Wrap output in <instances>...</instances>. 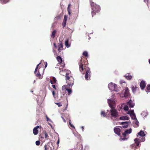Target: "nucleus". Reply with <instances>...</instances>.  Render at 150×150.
Wrapping results in <instances>:
<instances>
[{
  "label": "nucleus",
  "mask_w": 150,
  "mask_h": 150,
  "mask_svg": "<svg viewBox=\"0 0 150 150\" xmlns=\"http://www.w3.org/2000/svg\"><path fill=\"white\" fill-rule=\"evenodd\" d=\"M88 64L87 58L84 57H82L79 64V69L81 72H82L84 69H86V67Z\"/></svg>",
  "instance_id": "nucleus-1"
},
{
  "label": "nucleus",
  "mask_w": 150,
  "mask_h": 150,
  "mask_svg": "<svg viewBox=\"0 0 150 150\" xmlns=\"http://www.w3.org/2000/svg\"><path fill=\"white\" fill-rule=\"evenodd\" d=\"M65 77L66 83L67 84L66 86L69 87L72 86L74 84V79L71 76L70 72V73H66Z\"/></svg>",
  "instance_id": "nucleus-2"
},
{
  "label": "nucleus",
  "mask_w": 150,
  "mask_h": 150,
  "mask_svg": "<svg viewBox=\"0 0 150 150\" xmlns=\"http://www.w3.org/2000/svg\"><path fill=\"white\" fill-rule=\"evenodd\" d=\"M91 8L93 11L91 12L92 16L96 15V13L99 12L100 11V6L94 3V2H92L91 3Z\"/></svg>",
  "instance_id": "nucleus-3"
},
{
  "label": "nucleus",
  "mask_w": 150,
  "mask_h": 150,
  "mask_svg": "<svg viewBox=\"0 0 150 150\" xmlns=\"http://www.w3.org/2000/svg\"><path fill=\"white\" fill-rule=\"evenodd\" d=\"M108 87L110 90L116 92H118L120 89V88L117 87V85L112 83H110L108 84Z\"/></svg>",
  "instance_id": "nucleus-4"
},
{
  "label": "nucleus",
  "mask_w": 150,
  "mask_h": 150,
  "mask_svg": "<svg viewBox=\"0 0 150 150\" xmlns=\"http://www.w3.org/2000/svg\"><path fill=\"white\" fill-rule=\"evenodd\" d=\"M132 129L130 128L128 129H126L123 133H122V140H127L128 138V135L132 132Z\"/></svg>",
  "instance_id": "nucleus-5"
},
{
  "label": "nucleus",
  "mask_w": 150,
  "mask_h": 150,
  "mask_svg": "<svg viewBox=\"0 0 150 150\" xmlns=\"http://www.w3.org/2000/svg\"><path fill=\"white\" fill-rule=\"evenodd\" d=\"M123 92L122 98H124L125 99H128V100L131 96L128 88L126 87L123 90Z\"/></svg>",
  "instance_id": "nucleus-6"
},
{
  "label": "nucleus",
  "mask_w": 150,
  "mask_h": 150,
  "mask_svg": "<svg viewBox=\"0 0 150 150\" xmlns=\"http://www.w3.org/2000/svg\"><path fill=\"white\" fill-rule=\"evenodd\" d=\"M111 109L110 110V113L111 115V119H113L112 117L116 118L118 117V113L117 110L116 109H115V108H111Z\"/></svg>",
  "instance_id": "nucleus-7"
},
{
  "label": "nucleus",
  "mask_w": 150,
  "mask_h": 150,
  "mask_svg": "<svg viewBox=\"0 0 150 150\" xmlns=\"http://www.w3.org/2000/svg\"><path fill=\"white\" fill-rule=\"evenodd\" d=\"M127 114H129L132 119L135 120L136 118V116L134 112V110L128 111L126 113H124L123 114L124 115H125Z\"/></svg>",
  "instance_id": "nucleus-8"
},
{
  "label": "nucleus",
  "mask_w": 150,
  "mask_h": 150,
  "mask_svg": "<svg viewBox=\"0 0 150 150\" xmlns=\"http://www.w3.org/2000/svg\"><path fill=\"white\" fill-rule=\"evenodd\" d=\"M91 74V72L90 69L88 67H86V72L85 76L86 79L88 80L90 79Z\"/></svg>",
  "instance_id": "nucleus-9"
},
{
  "label": "nucleus",
  "mask_w": 150,
  "mask_h": 150,
  "mask_svg": "<svg viewBox=\"0 0 150 150\" xmlns=\"http://www.w3.org/2000/svg\"><path fill=\"white\" fill-rule=\"evenodd\" d=\"M108 103L111 108H115V102L113 100L108 99Z\"/></svg>",
  "instance_id": "nucleus-10"
},
{
  "label": "nucleus",
  "mask_w": 150,
  "mask_h": 150,
  "mask_svg": "<svg viewBox=\"0 0 150 150\" xmlns=\"http://www.w3.org/2000/svg\"><path fill=\"white\" fill-rule=\"evenodd\" d=\"M68 86H66L65 85L63 86L62 87V90H66L68 92V95H70L72 93V90L71 88H69Z\"/></svg>",
  "instance_id": "nucleus-11"
},
{
  "label": "nucleus",
  "mask_w": 150,
  "mask_h": 150,
  "mask_svg": "<svg viewBox=\"0 0 150 150\" xmlns=\"http://www.w3.org/2000/svg\"><path fill=\"white\" fill-rule=\"evenodd\" d=\"M141 89L142 90L144 89L146 86V83L145 81L143 80L141 81L140 84Z\"/></svg>",
  "instance_id": "nucleus-12"
},
{
  "label": "nucleus",
  "mask_w": 150,
  "mask_h": 150,
  "mask_svg": "<svg viewBox=\"0 0 150 150\" xmlns=\"http://www.w3.org/2000/svg\"><path fill=\"white\" fill-rule=\"evenodd\" d=\"M114 131L115 133L118 135H120V134L121 130L119 127H115L114 128Z\"/></svg>",
  "instance_id": "nucleus-13"
},
{
  "label": "nucleus",
  "mask_w": 150,
  "mask_h": 150,
  "mask_svg": "<svg viewBox=\"0 0 150 150\" xmlns=\"http://www.w3.org/2000/svg\"><path fill=\"white\" fill-rule=\"evenodd\" d=\"M39 128V126H37L36 127H35L33 129V133L35 135L37 134L38 133V129Z\"/></svg>",
  "instance_id": "nucleus-14"
},
{
  "label": "nucleus",
  "mask_w": 150,
  "mask_h": 150,
  "mask_svg": "<svg viewBox=\"0 0 150 150\" xmlns=\"http://www.w3.org/2000/svg\"><path fill=\"white\" fill-rule=\"evenodd\" d=\"M63 49V45L62 42H60L58 46V52H60Z\"/></svg>",
  "instance_id": "nucleus-15"
},
{
  "label": "nucleus",
  "mask_w": 150,
  "mask_h": 150,
  "mask_svg": "<svg viewBox=\"0 0 150 150\" xmlns=\"http://www.w3.org/2000/svg\"><path fill=\"white\" fill-rule=\"evenodd\" d=\"M127 103L129 106L130 108H133L134 106V103H133L131 99H130L129 101L127 102Z\"/></svg>",
  "instance_id": "nucleus-16"
},
{
  "label": "nucleus",
  "mask_w": 150,
  "mask_h": 150,
  "mask_svg": "<svg viewBox=\"0 0 150 150\" xmlns=\"http://www.w3.org/2000/svg\"><path fill=\"white\" fill-rule=\"evenodd\" d=\"M129 122L128 121H126L122 122V127L127 128L129 125Z\"/></svg>",
  "instance_id": "nucleus-17"
},
{
  "label": "nucleus",
  "mask_w": 150,
  "mask_h": 150,
  "mask_svg": "<svg viewBox=\"0 0 150 150\" xmlns=\"http://www.w3.org/2000/svg\"><path fill=\"white\" fill-rule=\"evenodd\" d=\"M124 76L128 80H130L132 78V76L130 75V74H126Z\"/></svg>",
  "instance_id": "nucleus-18"
},
{
  "label": "nucleus",
  "mask_w": 150,
  "mask_h": 150,
  "mask_svg": "<svg viewBox=\"0 0 150 150\" xmlns=\"http://www.w3.org/2000/svg\"><path fill=\"white\" fill-rule=\"evenodd\" d=\"M57 82V81L56 78L54 77H53L52 78V80H50V82L52 84H55Z\"/></svg>",
  "instance_id": "nucleus-19"
},
{
  "label": "nucleus",
  "mask_w": 150,
  "mask_h": 150,
  "mask_svg": "<svg viewBox=\"0 0 150 150\" xmlns=\"http://www.w3.org/2000/svg\"><path fill=\"white\" fill-rule=\"evenodd\" d=\"M138 134L142 137H144L145 136L144 132L143 131L141 130V131L138 133Z\"/></svg>",
  "instance_id": "nucleus-20"
},
{
  "label": "nucleus",
  "mask_w": 150,
  "mask_h": 150,
  "mask_svg": "<svg viewBox=\"0 0 150 150\" xmlns=\"http://www.w3.org/2000/svg\"><path fill=\"white\" fill-rule=\"evenodd\" d=\"M57 59L59 63H62V58H61L60 56H58L57 57Z\"/></svg>",
  "instance_id": "nucleus-21"
},
{
  "label": "nucleus",
  "mask_w": 150,
  "mask_h": 150,
  "mask_svg": "<svg viewBox=\"0 0 150 150\" xmlns=\"http://www.w3.org/2000/svg\"><path fill=\"white\" fill-rule=\"evenodd\" d=\"M131 88H132V92L134 93L137 90V87L136 86H132V87H131Z\"/></svg>",
  "instance_id": "nucleus-22"
},
{
  "label": "nucleus",
  "mask_w": 150,
  "mask_h": 150,
  "mask_svg": "<svg viewBox=\"0 0 150 150\" xmlns=\"http://www.w3.org/2000/svg\"><path fill=\"white\" fill-rule=\"evenodd\" d=\"M10 0H0V2L1 4H4L9 2Z\"/></svg>",
  "instance_id": "nucleus-23"
},
{
  "label": "nucleus",
  "mask_w": 150,
  "mask_h": 150,
  "mask_svg": "<svg viewBox=\"0 0 150 150\" xmlns=\"http://www.w3.org/2000/svg\"><path fill=\"white\" fill-rule=\"evenodd\" d=\"M43 133L44 134L45 137V139H48L49 138V136L48 134L45 131H43Z\"/></svg>",
  "instance_id": "nucleus-24"
},
{
  "label": "nucleus",
  "mask_w": 150,
  "mask_h": 150,
  "mask_svg": "<svg viewBox=\"0 0 150 150\" xmlns=\"http://www.w3.org/2000/svg\"><path fill=\"white\" fill-rule=\"evenodd\" d=\"M56 33V30H53L52 32L51 37L53 38H54L55 36V34Z\"/></svg>",
  "instance_id": "nucleus-25"
},
{
  "label": "nucleus",
  "mask_w": 150,
  "mask_h": 150,
  "mask_svg": "<svg viewBox=\"0 0 150 150\" xmlns=\"http://www.w3.org/2000/svg\"><path fill=\"white\" fill-rule=\"evenodd\" d=\"M134 141H135V142L137 146H138L139 143V139L137 138H136L134 139Z\"/></svg>",
  "instance_id": "nucleus-26"
},
{
  "label": "nucleus",
  "mask_w": 150,
  "mask_h": 150,
  "mask_svg": "<svg viewBox=\"0 0 150 150\" xmlns=\"http://www.w3.org/2000/svg\"><path fill=\"white\" fill-rule=\"evenodd\" d=\"M36 76L38 77L40 79H42V77L41 76V74L39 72V71H38V73L36 74Z\"/></svg>",
  "instance_id": "nucleus-27"
},
{
  "label": "nucleus",
  "mask_w": 150,
  "mask_h": 150,
  "mask_svg": "<svg viewBox=\"0 0 150 150\" xmlns=\"http://www.w3.org/2000/svg\"><path fill=\"white\" fill-rule=\"evenodd\" d=\"M129 117L127 115L122 116V120H129Z\"/></svg>",
  "instance_id": "nucleus-28"
},
{
  "label": "nucleus",
  "mask_w": 150,
  "mask_h": 150,
  "mask_svg": "<svg viewBox=\"0 0 150 150\" xmlns=\"http://www.w3.org/2000/svg\"><path fill=\"white\" fill-rule=\"evenodd\" d=\"M146 91L148 92H150V84H148L147 85Z\"/></svg>",
  "instance_id": "nucleus-29"
},
{
  "label": "nucleus",
  "mask_w": 150,
  "mask_h": 150,
  "mask_svg": "<svg viewBox=\"0 0 150 150\" xmlns=\"http://www.w3.org/2000/svg\"><path fill=\"white\" fill-rule=\"evenodd\" d=\"M65 45L67 47H69L70 45L69 44V41L68 40H67L65 41Z\"/></svg>",
  "instance_id": "nucleus-30"
},
{
  "label": "nucleus",
  "mask_w": 150,
  "mask_h": 150,
  "mask_svg": "<svg viewBox=\"0 0 150 150\" xmlns=\"http://www.w3.org/2000/svg\"><path fill=\"white\" fill-rule=\"evenodd\" d=\"M83 55L86 57H88V53L86 51H84L83 53Z\"/></svg>",
  "instance_id": "nucleus-31"
},
{
  "label": "nucleus",
  "mask_w": 150,
  "mask_h": 150,
  "mask_svg": "<svg viewBox=\"0 0 150 150\" xmlns=\"http://www.w3.org/2000/svg\"><path fill=\"white\" fill-rule=\"evenodd\" d=\"M70 71H69L68 73H70ZM64 73H65V74H66V73H68V72H67V71H60L59 72L60 74H61L62 75H63Z\"/></svg>",
  "instance_id": "nucleus-32"
},
{
  "label": "nucleus",
  "mask_w": 150,
  "mask_h": 150,
  "mask_svg": "<svg viewBox=\"0 0 150 150\" xmlns=\"http://www.w3.org/2000/svg\"><path fill=\"white\" fill-rule=\"evenodd\" d=\"M60 69L63 68L65 65L64 63V62H62V63H60Z\"/></svg>",
  "instance_id": "nucleus-33"
},
{
  "label": "nucleus",
  "mask_w": 150,
  "mask_h": 150,
  "mask_svg": "<svg viewBox=\"0 0 150 150\" xmlns=\"http://www.w3.org/2000/svg\"><path fill=\"white\" fill-rule=\"evenodd\" d=\"M123 109L125 111H128V110H129V107L127 105H125L124 106Z\"/></svg>",
  "instance_id": "nucleus-34"
},
{
  "label": "nucleus",
  "mask_w": 150,
  "mask_h": 150,
  "mask_svg": "<svg viewBox=\"0 0 150 150\" xmlns=\"http://www.w3.org/2000/svg\"><path fill=\"white\" fill-rule=\"evenodd\" d=\"M41 64L40 63H39L38 65H37L36 67V68H35V71H34V73L35 74H36V72L37 71V70H38V66H39V65Z\"/></svg>",
  "instance_id": "nucleus-35"
},
{
  "label": "nucleus",
  "mask_w": 150,
  "mask_h": 150,
  "mask_svg": "<svg viewBox=\"0 0 150 150\" xmlns=\"http://www.w3.org/2000/svg\"><path fill=\"white\" fill-rule=\"evenodd\" d=\"M101 115H103V117L106 116L105 112L104 111H102L101 112Z\"/></svg>",
  "instance_id": "nucleus-36"
},
{
  "label": "nucleus",
  "mask_w": 150,
  "mask_h": 150,
  "mask_svg": "<svg viewBox=\"0 0 150 150\" xmlns=\"http://www.w3.org/2000/svg\"><path fill=\"white\" fill-rule=\"evenodd\" d=\"M67 17L66 15H65L64 16V18L63 19V21L67 22Z\"/></svg>",
  "instance_id": "nucleus-37"
},
{
  "label": "nucleus",
  "mask_w": 150,
  "mask_h": 150,
  "mask_svg": "<svg viewBox=\"0 0 150 150\" xmlns=\"http://www.w3.org/2000/svg\"><path fill=\"white\" fill-rule=\"evenodd\" d=\"M69 125L71 127L74 128V129H75L74 126L71 123L70 120H69Z\"/></svg>",
  "instance_id": "nucleus-38"
},
{
  "label": "nucleus",
  "mask_w": 150,
  "mask_h": 150,
  "mask_svg": "<svg viewBox=\"0 0 150 150\" xmlns=\"http://www.w3.org/2000/svg\"><path fill=\"white\" fill-rule=\"evenodd\" d=\"M67 11H68V14L69 15H70V14H71V9L70 8H67Z\"/></svg>",
  "instance_id": "nucleus-39"
},
{
  "label": "nucleus",
  "mask_w": 150,
  "mask_h": 150,
  "mask_svg": "<svg viewBox=\"0 0 150 150\" xmlns=\"http://www.w3.org/2000/svg\"><path fill=\"white\" fill-rule=\"evenodd\" d=\"M45 150H48L49 149V147L47 145L44 146Z\"/></svg>",
  "instance_id": "nucleus-40"
},
{
  "label": "nucleus",
  "mask_w": 150,
  "mask_h": 150,
  "mask_svg": "<svg viewBox=\"0 0 150 150\" xmlns=\"http://www.w3.org/2000/svg\"><path fill=\"white\" fill-rule=\"evenodd\" d=\"M40 142L39 141H37L35 142V144L36 145L38 146L40 144Z\"/></svg>",
  "instance_id": "nucleus-41"
},
{
  "label": "nucleus",
  "mask_w": 150,
  "mask_h": 150,
  "mask_svg": "<svg viewBox=\"0 0 150 150\" xmlns=\"http://www.w3.org/2000/svg\"><path fill=\"white\" fill-rule=\"evenodd\" d=\"M66 21H63V23H62V25L63 26V27H64L65 25H66Z\"/></svg>",
  "instance_id": "nucleus-42"
},
{
  "label": "nucleus",
  "mask_w": 150,
  "mask_h": 150,
  "mask_svg": "<svg viewBox=\"0 0 150 150\" xmlns=\"http://www.w3.org/2000/svg\"><path fill=\"white\" fill-rule=\"evenodd\" d=\"M135 124L137 126H138L139 125V122L137 120L136 121Z\"/></svg>",
  "instance_id": "nucleus-43"
},
{
  "label": "nucleus",
  "mask_w": 150,
  "mask_h": 150,
  "mask_svg": "<svg viewBox=\"0 0 150 150\" xmlns=\"http://www.w3.org/2000/svg\"><path fill=\"white\" fill-rule=\"evenodd\" d=\"M145 140V139L143 137H142V139H141V140H140V141L142 142H144Z\"/></svg>",
  "instance_id": "nucleus-44"
},
{
  "label": "nucleus",
  "mask_w": 150,
  "mask_h": 150,
  "mask_svg": "<svg viewBox=\"0 0 150 150\" xmlns=\"http://www.w3.org/2000/svg\"><path fill=\"white\" fill-rule=\"evenodd\" d=\"M52 88H54L55 90L56 89V86H55V85H52Z\"/></svg>",
  "instance_id": "nucleus-45"
},
{
  "label": "nucleus",
  "mask_w": 150,
  "mask_h": 150,
  "mask_svg": "<svg viewBox=\"0 0 150 150\" xmlns=\"http://www.w3.org/2000/svg\"><path fill=\"white\" fill-rule=\"evenodd\" d=\"M46 117L47 119V121H50V119L47 117V116H46Z\"/></svg>",
  "instance_id": "nucleus-46"
},
{
  "label": "nucleus",
  "mask_w": 150,
  "mask_h": 150,
  "mask_svg": "<svg viewBox=\"0 0 150 150\" xmlns=\"http://www.w3.org/2000/svg\"><path fill=\"white\" fill-rule=\"evenodd\" d=\"M57 105L58 106H61L62 105L60 103H57Z\"/></svg>",
  "instance_id": "nucleus-47"
},
{
  "label": "nucleus",
  "mask_w": 150,
  "mask_h": 150,
  "mask_svg": "<svg viewBox=\"0 0 150 150\" xmlns=\"http://www.w3.org/2000/svg\"><path fill=\"white\" fill-rule=\"evenodd\" d=\"M53 45H54V47H55L56 49V48H57V45H56V44L55 43H54L53 44Z\"/></svg>",
  "instance_id": "nucleus-48"
},
{
  "label": "nucleus",
  "mask_w": 150,
  "mask_h": 150,
  "mask_svg": "<svg viewBox=\"0 0 150 150\" xmlns=\"http://www.w3.org/2000/svg\"><path fill=\"white\" fill-rule=\"evenodd\" d=\"M52 94L54 97L55 96V92L54 91H52Z\"/></svg>",
  "instance_id": "nucleus-49"
},
{
  "label": "nucleus",
  "mask_w": 150,
  "mask_h": 150,
  "mask_svg": "<svg viewBox=\"0 0 150 150\" xmlns=\"http://www.w3.org/2000/svg\"><path fill=\"white\" fill-rule=\"evenodd\" d=\"M47 62H45V68H46L47 67Z\"/></svg>",
  "instance_id": "nucleus-50"
},
{
  "label": "nucleus",
  "mask_w": 150,
  "mask_h": 150,
  "mask_svg": "<svg viewBox=\"0 0 150 150\" xmlns=\"http://www.w3.org/2000/svg\"><path fill=\"white\" fill-rule=\"evenodd\" d=\"M59 138L58 139L57 142V145H58L59 144Z\"/></svg>",
  "instance_id": "nucleus-51"
},
{
  "label": "nucleus",
  "mask_w": 150,
  "mask_h": 150,
  "mask_svg": "<svg viewBox=\"0 0 150 150\" xmlns=\"http://www.w3.org/2000/svg\"><path fill=\"white\" fill-rule=\"evenodd\" d=\"M62 119H63L64 122H66V120L64 119V118L63 117H62Z\"/></svg>",
  "instance_id": "nucleus-52"
},
{
  "label": "nucleus",
  "mask_w": 150,
  "mask_h": 150,
  "mask_svg": "<svg viewBox=\"0 0 150 150\" xmlns=\"http://www.w3.org/2000/svg\"><path fill=\"white\" fill-rule=\"evenodd\" d=\"M81 128L82 129V131H83V129H84L83 127V126H82L81 127Z\"/></svg>",
  "instance_id": "nucleus-53"
},
{
  "label": "nucleus",
  "mask_w": 150,
  "mask_h": 150,
  "mask_svg": "<svg viewBox=\"0 0 150 150\" xmlns=\"http://www.w3.org/2000/svg\"><path fill=\"white\" fill-rule=\"evenodd\" d=\"M70 6H71V4H69L67 8H70Z\"/></svg>",
  "instance_id": "nucleus-54"
},
{
  "label": "nucleus",
  "mask_w": 150,
  "mask_h": 150,
  "mask_svg": "<svg viewBox=\"0 0 150 150\" xmlns=\"http://www.w3.org/2000/svg\"><path fill=\"white\" fill-rule=\"evenodd\" d=\"M120 110H121V109H122V105H121V106L120 107Z\"/></svg>",
  "instance_id": "nucleus-55"
},
{
  "label": "nucleus",
  "mask_w": 150,
  "mask_h": 150,
  "mask_svg": "<svg viewBox=\"0 0 150 150\" xmlns=\"http://www.w3.org/2000/svg\"><path fill=\"white\" fill-rule=\"evenodd\" d=\"M120 120H122V117H120Z\"/></svg>",
  "instance_id": "nucleus-56"
},
{
  "label": "nucleus",
  "mask_w": 150,
  "mask_h": 150,
  "mask_svg": "<svg viewBox=\"0 0 150 150\" xmlns=\"http://www.w3.org/2000/svg\"><path fill=\"white\" fill-rule=\"evenodd\" d=\"M53 52H55V50H54V49H53Z\"/></svg>",
  "instance_id": "nucleus-57"
},
{
  "label": "nucleus",
  "mask_w": 150,
  "mask_h": 150,
  "mask_svg": "<svg viewBox=\"0 0 150 150\" xmlns=\"http://www.w3.org/2000/svg\"><path fill=\"white\" fill-rule=\"evenodd\" d=\"M149 64H150V59H149Z\"/></svg>",
  "instance_id": "nucleus-58"
},
{
  "label": "nucleus",
  "mask_w": 150,
  "mask_h": 150,
  "mask_svg": "<svg viewBox=\"0 0 150 150\" xmlns=\"http://www.w3.org/2000/svg\"><path fill=\"white\" fill-rule=\"evenodd\" d=\"M41 138H43V137H41Z\"/></svg>",
  "instance_id": "nucleus-59"
},
{
  "label": "nucleus",
  "mask_w": 150,
  "mask_h": 150,
  "mask_svg": "<svg viewBox=\"0 0 150 150\" xmlns=\"http://www.w3.org/2000/svg\"><path fill=\"white\" fill-rule=\"evenodd\" d=\"M121 139V137L120 138V139Z\"/></svg>",
  "instance_id": "nucleus-60"
},
{
  "label": "nucleus",
  "mask_w": 150,
  "mask_h": 150,
  "mask_svg": "<svg viewBox=\"0 0 150 150\" xmlns=\"http://www.w3.org/2000/svg\"><path fill=\"white\" fill-rule=\"evenodd\" d=\"M121 124H122V122H121Z\"/></svg>",
  "instance_id": "nucleus-61"
}]
</instances>
